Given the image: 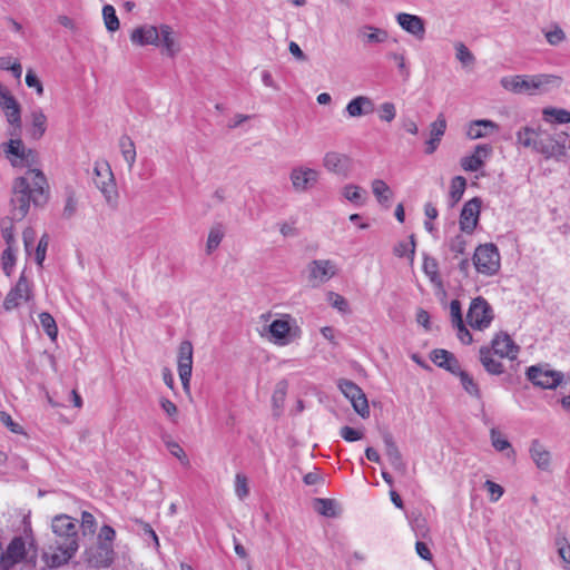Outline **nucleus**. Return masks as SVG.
<instances>
[{
    "instance_id": "f257e3e1",
    "label": "nucleus",
    "mask_w": 570,
    "mask_h": 570,
    "mask_svg": "<svg viewBox=\"0 0 570 570\" xmlns=\"http://www.w3.org/2000/svg\"><path fill=\"white\" fill-rule=\"evenodd\" d=\"M51 529L53 538L42 559L47 567L58 568L66 564L78 550L77 523L69 515L61 514L52 519Z\"/></svg>"
},
{
    "instance_id": "f03ea898",
    "label": "nucleus",
    "mask_w": 570,
    "mask_h": 570,
    "mask_svg": "<svg viewBox=\"0 0 570 570\" xmlns=\"http://www.w3.org/2000/svg\"><path fill=\"white\" fill-rule=\"evenodd\" d=\"M46 187L47 179L40 169H28L24 176L16 178L10 210L12 219L22 220L29 212L30 202L38 205Z\"/></svg>"
},
{
    "instance_id": "7ed1b4c3",
    "label": "nucleus",
    "mask_w": 570,
    "mask_h": 570,
    "mask_svg": "<svg viewBox=\"0 0 570 570\" xmlns=\"http://www.w3.org/2000/svg\"><path fill=\"white\" fill-rule=\"evenodd\" d=\"M562 79L556 75H517L501 78V86L517 95H541L561 86Z\"/></svg>"
},
{
    "instance_id": "20e7f679",
    "label": "nucleus",
    "mask_w": 570,
    "mask_h": 570,
    "mask_svg": "<svg viewBox=\"0 0 570 570\" xmlns=\"http://www.w3.org/2000/svg\"><path fill=\"white\" fill-rule=\"evenodd\" d=\"M8 141L0 145L3 157L10 163L12 167H28L38 165L39 156L35 149L28 148L24 142L16 136H11Z\"/></svg>"
},
{
    "instance_id": "39448f33",
    "label": "nucleus",
    "mask_w": 570,
    "mask_h": 570,
    "mask_svg": "<svg viewBox=\"0 0 570 570\" xmlns=\"http://www.w3.org/2000/svg\"><path fill=\"white\" fill-rule=\"evenodd\" d=\"M500 262L499 249L492 243L478 246L473 255V264L476 271L487 276L495 275L499 272Z\"/></svg>"
},
{
    "instance_id": "423d86ee",
    "label": "nucleus",
    "mask_w": 570,
    "mask_h": 570,
    "mask_svg": "<svg viewBox=\"0 0 570 570\" xmlns=\"http://www.w3.org/2000/svg\"><path fill=\"white\" fill-rule=\"evenodd\" d=\"M493 318V309L487 299L481 296L472 299L468 311L466 321L473 330L483 331L488 328Z\"/></svg>"
},
{
    "instance_id": "0eeeda50",
    "label": "nucleus",
    "mask_w": 570,
    "mask_h": 570,
    "mask_svg": "<svg viewBox=\"0 0 570 570\" xmlns=\"http://www.w3.org/2000/svg\"><path fill=\"white\" fill-rule=\"evenodd\" d=\"M94 183L104 195L106 202L114 206L117 202L118 193L108 164H96Z\"/></svg>"
},
{
    "instance_id": "6e6552de",
    "label": "nucleus",
    "mask_w": 570,
    "mask_h": 570,
    "mask_svg": "<svg viewBox=\"0 0 570 570\" xmlns=\"http://www.w3.org/2000/svg\"><path fill=\"white\" fill-rule=\"evenodd\" d=\"M0 107L3 109L7 121L13 127L10 132L16 136L21 128V110L18 101L11 95L10 90L0 82Z\"/></svg>"
},
{
    "instance_id": "1a4fd4ad",
    "label": "nucleus",
    "mask_w": 570,
    "mask_h": 570,
    "mask_svg": "<svg viewBox=\"0 0 570 570\" xmlns=\"http://www.w3.org/2000/svg\"><path fill=\"white\" fill-rule=\"evenodd\" d=\"M33 297L31 283L22 273L17 284L8 292L4 301L3 308L10 312L19 307L23 302H29Z\"/></svg>"
},
{
    "instance_id": "9d476101",
    "label": "nucleus",
    "mask_w": 570,
    "mask_h": 570,
    "mask_svg": "<svg viewBox=\"0 0 570 570\" xmlns=\"http://www.w3.org/2000/svg\"><path fill=\"white\" fill-rule=\"evenodd\" d=\"M114 547L96 544L85 550L83 562L94 569L109 568L115 560Z\"/></svg>"
},
{
    "instance_id": "9b49d317",
    "label": "nucleus",
    "mask_w": 570,
    "mask_h": 570,
    "mask_svg": "<svg viewBox=\"0 0 570 570\" xmlns=\"http://www.w3.org/2000/svg\"><path fill=\"white\" fill-rule=\"evenodd\" d=\"M308 282L317 287L337 274V266L331 259H314L307 265Z\"/></svg>"
},
{
    "instance_id": "f8f14e48",
    "label": "nucleus",
    "mask_w": 570,
    "mask_h": 570,
    "mask_svg": "<svg viewBox=\"0 0 570 570\" xmlns=\"http://www.w3.org/2000/svg\"><path fill=\"white\" fill-rule=\"evenodd\" d=\"M338 389L351 401L355 412L363 419L368 417L370 407L367 399L361 387L350 380H340Z\"/></svg>"
},
{
    "instance_id": "ddd939ff",
    "label": "nucleus",
    "mask_w": 570,
    "mask_h": 570,
    "mask_svg": "<svg viewBox=\"0 0 570 570\" xmlns=\"http://www.w3.org/2000/svg\"><path fill=\"white\" fill-rule=\"evenodd\" d=\"M320 171L306 166H296L289 173L293 189L305 193L312 189L318 181Z\"/></svg>"
},
{
    "instance_id": "4468645a",
    "label": "nucleus",
    "mask_w": 570,
    "mask_h": 570,
    "mask_svg": "<svg viewBox=\"0 0 570 570\" xmlns=\"http://www.w3.org/2000/svg\"><path fill=\"white\" fill-rule=\"evenodd\" d=\"M527 377L539 387L556 389L562 382L563 374L558 371L533 365L527 370Z\"/></svg>"
},
{
    "instance_id": "2eb2a0df",
    "label": "nucleus",
    "mask_w": 570,
    "mask_h": 570,
    "mask_svg": "<svg viewBox=\"0 0 570 570\" xmlns=\"http://www.w3.org/2000/svg\"><path fill=\"white\" fill-rule=\"evenodd\" d=\"M177 368L183 389L187 392L193 371V345L189 341L179 344Z\"/></svg>"
},
{
    "instance_id": "dca6fc26",
    "label": "nucleus",
    "mask_w": 570,
    "mask_h": 570,
    "mask_svg": "<svg viewBox=\"0 0 570 570\" xmlns=\"http://www.w3.org/2000/svg\"><path fill=\"white\" fill-rule=\"evenodd\" d=\"M491 352L501 358H509L511 361L518 357L520 347L514 343L511 336L504 332L494 335L491 341Z\"/></svg>"
},
{
    "instance_id": "f3484780",
    "label": "nucleus",
    "mask_w": 570,
    "mask_h": 570,
    "mask_svg": "<svg viewBox=\"0 0 570 570\" xmlns=\"http://www.w3.org/2000/svg\"><path fill=\"white\" fill-rule=\"evenodd\" d=\"M26 556V543L21 537L11 540L4 552L0 551V569L9 570Z\"/></svg>"
},
{
    "instance_id": "a211bd4d",
    "label": "nucleus",
    "mask_w": 570,
    "mask_h": 570,
    "mask_svg": "<svg viewBox=\"0 0 570 570\" xmlns=\"http://www.w3.org/2000/svg\"><path fill=\"white\" fill-rule=\"evenodd\" d=\"M480 208L481 200L476 197L464 204L460 215V228L462 232L473 233L479 222Z\"/></svg>"
},
{
    "instance_id": "6ab92c4d",
    "label": "nucleus",
    "mask_w": 570,
    "mask_h": 570,
    "mask_svg": "<svg viewBox=\"0 0 570 570\" xmlns=\"http://www.w3.org/2000/svg\"><path fill=\"white\" fill-rule=\"evenodd\" d=\"M492 147L490 145H476L471 155L461 158V167L465 171H478L484 165V160L491 156Z\"/></svg>"
},
{
    "instance_id": "aec40b11",
    "label": "nucleus",
    "mask_w": 570,
    "mask_h": 570,
    "mask_svg": "<svg viewBox=\"0 0 570 570\" xmlns=\"http://www.w3.org/2000/svg\"><path fill=\"white\" fill-rule=\"evenodd\" d=\"M500 126L490 119H476L466 125L465 135L470 140L489 137L498 132Z\"/></svg>"
},
{
    "instance_id": "412c9836",
    "label": "nucleus",
    "mask_w": 570,
    "mask_h": 570,
    "mask_svg": "<svg viewBox=\"0 0 570 570\" xmlns=\"http://www.w3.org/2000/svg\"><path fill=\"white\" fill-rule=\"evenodd\" d=\"M395 19L399 26L407 33L414 36L420 40L424 38L425 22L421 17L416 14L401 12L396 14Z\"/></svg>"
},
{
    "instance_id": "4be33fe9",
    "label": "nucleus",
    "mask_w": 570,
    "mask_h": 570,
    "mask_svg": "<svg viewBox=\"0 0 570 570\" xmlns=\"http://www.w3.org/2000/svg\"><path fill=\"white\" fill-rule=\"evenodd\" d=\"M357 39L363 46L381 45L387 41L389 32L373 24H363L356 31Z\"/></svg>"
},
{
    "instance_id": "5701e85b",
    "label": "nucleus",
    "mask_w": 570,
    "mask_h": 570,
    "mask_svg": "<svg viewBox=\"0 0 570 570\" xmlns=\"http://www.w3.org/2000/svg\"><path fill=\"white\" fill-rule=\"evenodd\" d=\"M160 27L157 28L155 26L145 24L140 26L132 30L130 35V40L132 43L137 46H147L154 45L159 46L160 37Z\"/></svg>"
},
{
    "instance_id": "b1692460",
    "label": "nucleus",
    "mask_w": 570,
    "mask_h": 570,
    "mask_svg": "<svg viewBox=\"0 0 570 570\" xmlns=\"http://www.w3.org/2000/svg\"><path fill=\"white\" fill-rule=\"evenodd\" d=\"M323 166L331 173L346 175L351 167V159L346 155L328 151L323 158Z\"/></svg>"
},
{
    "instance_id": "393cba45",
    "label": "nucleus",
    "mask_w": 570,
    "mask_h": 570,
    "mask_svg": "<svg viewBox=\"0 0 570 570\" xmlns=\"http://www.w3.org/2000/svg\"><path fill=\"white\" fill-rule=\"evenodd\" d=\"M383 442L385 445L386 456L389 459L390 464L394 470L404 474L406 472V463L403 460V456L390 433H385L383 435Z\"/></svg>"
},
{
    "instance_id": "a878e982",
    "label": "nucleus",
    "mask_w": 570,
    "mask_h": 570,
    "mask_svg": "<svg viewBox=\"0 0 570 570\" xmlns=\"http://www.w3.org/2000/svg\"><path fill=\"white\" fill-rule=\"evenodd\" d=\"M431 361L439 367L449 371L452 374H456L460 372V363L454 356L453 353L443 350L435 348L431 352L430 355Z\"/></svg>"
},
{
    "instance_id": "bb28decb",
    "label": "nucleus",
    "mask_w": 570,
    "mask_h": 570,
    "mask_svg": "<svg viewBox=\"0 0 570 570\" xmlns=\"http://www.w3.org/2000/svg\"><path fill=\"white\" fill-rule=\"evenodd\" d=\"M533 150L542 154L546 158H559L566 155V147L560 145V139H553L550 136L539 138Z\"/></svg>"
},
{
    "instance_id": "cd10ccee",
    "label": "nucleus",
    "mask_w": 570,
    "mask_h": 570,
    "mask_svg": "<svg viewBox=\"0 0 570 570\" xmlns=\"http://www.w3.org/2000/svg\"><path fill=\"white\" fill-rule=\"evenodd\" d=\"M29 118V135L32 139L39 140L47 130V116L40 107H35L31 109Z\"/></svg>"
},
{
    "instance_id": "c85d7f7f",
    "label": "nucleus",
    "mask_w": 570,
    "mask_h": 570,
    "mask_svg": "<svg viewBox=\"0 0 570 570\" xmlns=\"http://www.w3.org/2000/svg\"><path fill=\"white\" fill-rule=\"evenodd\" d=\"M445 129H446V120H445L443 114H440L438 116V118L435 119V121H433L430 126V136L431 137L426 141V148H425V153L428 155H431L436 150V148L441 141V138L445 132Z\"/></svg>"
},
{
    "instance_id": "c756f323",
    "label": "nucleus",
    "mask_w": 570,
    "mask_h": 570,
    "mask_svg": "<svg viewBox=\"0 0 570 570\" xmlns=\"http://www.w3.org/2000/svg\"><path fill=\"white\" fill-rule=\"evenodd\" d=\"M346 112L350 117H362L374 111V102L370 97L357 96L353 98L346 106Z\"/></svg>"
},
{
    "instance_id": "7c9ffc66",
    "label": "nucleus",
    "mask_w": 570,
    "mask_h": 570,
    "mask_svg": "<svg viewBox=\"0 0 570 570\" xmlns=\"http://www.w3.org/2000/svg\"><path fill=\"white\" fill-rule=\"evenodd\" d=\"M530 456L538 469L547 471L551 464V454L546 446L539 441L533 440L530 445Z\"/></svg>"
},
{
    "instance_id": "2f4dec72",
    "label": "nucleus",
    "mask_w": 570,
    "mask_h": 570,
    "mask_svg": "<svg viewBox=\"0 0 570 570\" xmlns=\"http://www.w3.org/2000/svg\"><path fill=\"white\" fill-rule=\"evenodd\" d=\"M291 331V325L288 320L278 318L272 322L268 326V332L271 334V341H273L277 345H285L288 343V334Z\"/></svg>"
},
{
    "instance_id": "473e14b6",
    "label": "nucleus",
    "mask_w": 570,
    "mask_h": 570,
    "mask_svg": "<svg viewBox=\"0 0 570 570\" xmlns=\"http://www.w3.org/2000/svg\"><path fill=\"white\" fill-rule=\"evenodd\" d=\"M480 362L483 365L484 370L491 375H500L504 372L503 364L494 358V355L491 352L489 346H482L479 351Z\"/></svg>"
},
{
    "instance_id": "72a5a7b5",
    "label": "nucleus",
    "mask_w": 570,
    "mask_h": 570,
    "mask_svg": "<svg viewBox=\"0 0 570 570\" xmlns=\"http://www.w3.org/2000/svg\"><path fill=\"white\" fill-rule=\"evenodd\" d=\"M159 37V45L163 46V52L169 57L176 56L177 52L179 51V46L174 37L171 27H169L168 24H161Z\"/></svg>"
},
{
    "instance_id": "f704fd0d",
    "label": "nucleus",
    "mask_w": 570,
    "mask_h": 570,
    "mask_svg": "<svg viewBox=\"0 0 570 570\" xmlns=\"http://www.w3.org/2000/svg\"><path fill=\"white\" fill-rule=\"evenodd\" d=\"M119 148L125 161L129 167V170H131L137 157L136 147L132 139L127 135L121 136L119 139Z\"/></svg>"
},
{
    "instance_id": "c9c22d12",
    "label": "nucleus",
    "mask_w": 570,
    "mask_h": 570,
    "mask_svg": "<svg viewBox=\"0 0 570 570\" xmlns=\"http://www.w3.org/2000/svg\"><path fill=\"white\" fill-rule=\"evenodd\" d=\"M517 142L525 148L534 149L538 138V132L531 127H522L517 131Z\"/></svg>"
},
{
    "instance_id": "e433bc0d",
    "label": "nucleus",
    "mask_w": 570,
    "mask_h": 570,
    "mask_svg": "<svg viewBox=\"0 0 570 570\" xmlns=\"http://www.w3.org/2000/svg\"><path fill=\"white\" fill-rule=\"evenodd\" d=\"M372 191L380 204L389 203L393 195L389 185L382 179H374L372 181Z\"/></svg>"
},
{
    "instance_id": "4c0bfd02",
    "label": "nucleus",
    "mask_w": 570,
    "mask_h": 570,
    "mask_svg": "<svg viewBox=\"0 0 570 570\" xmlns=\"http://www.w3.org/2000/svg\"><path fill=\"white\" fill-rule=\"evenodd\" d=\"M466 187V180L462 176H455L451 180L450 186V198H451V206H454L456 203H459L464 194Z\"/></svg>"
},
{
    "instance_id": "58836bf2",
    "label": "nucleus",
    "mask_w": 570,
    "mask_h": 570,
    "mask_svg": "<svg viewBox=\"0 0 570 570\" xmlns=\"http://www.w3.org/2000/svg\"><path fill=\"white\" fill-rule=\"evenodd\" d=\"M102 18L105 26L109 32H115L119 29V19L116 14L115 8L111 4L104 6Z\"/></svg>"
},
{
    "instance_id": "ea45409f",
    "label": "nucleus",
    "mask_w": 570,
    "mask_h": 570,
    "mask_svg": "<svg viewBox=\"0 0 570 570\" xmlns=\"http://www.w3.org/2000/svg\"><path fill=\"white\" fill-rule=\"evenodd\" d=\"M544 38L550 46H559L566 41V32L559 24H553L550 29L543 30Z\"/></svg>"
},
{
    "instance_id": "a19ab883",
    "label": "nucleus",
    "mask_w": 570,
    "mask_h": 570,
    "mask_svg": "<svg viewBox=\"0 0 570 570\" xmlns=\"http://www.w3.org/2000/svg\"><path fill=\"white\" fill-rule=\"evenodd\" d=\"M39 322L41 324V327L43 328L45 333L51 338L56 340L58 335V327L56 324L55 318L51 316V314L47 312H42L39 314Z\"/></svg>"
},
{
    "instance_id": "79ce46f5",
    "label": "nucleus",
    "mask_w": 570,
    "mask_h": 570,
    "mask_svg": "<svg viewBox=\"0 0 570 570\" xmlns=\"http://www.w3.org/2000/svg\"><path fill=\"white\" fill-rule=\"evenodd\" d=\"M543 116L546 120H550V118H552L558 124L570 122V111L562 108H544Z\"/></svg>"
},
{
    "instance_id": "37998d69",
    "label": "nucleus",
    "mask_w": 570,
    "mask_h": 570,
    "mask_svg": "<svg viewBox=\"0 0 570 570\" xmlns=\"http://www.w3.org/2000/svg\"><path fill=\"white\" fill-rule=\"evenodd\" d=\"M393 253L395 256L397 257H404V256H409V258L411 261H413L414 258V254H415V240H414V236L412 235L410 237V242H400L397 243L394 248H393Z\"/></svg>"
},
{
    "instance_id": "c03bdc74",
    "label": "nucleus",
    "mask_w": 570,
    "mask_h": 570,
    "mask_svg": "<svg viewBox=\"0 0 570 570\" xmlns=\"http://www.w3.org/2000/svg\"><path fill=\"white\" fill-rule=\"evenodd\" d=\"M16 249L14 247H7L1 255V265L4 274L10 276L16 265Z\"/></svg>"
},
{
    "instance_id": "a18cd8bd",
    "label": "nucleus",
    "mask_w": 570,
    "mask_h": 570,
    "mask_svg": "<svg viewBox=\"0 0 570 570\" xmlns=\"http://www.w3.org/2000/svg\"><path fill=\"white\" fill-rule=\"evenodd\" d=\"M13 220L12 216L3 218L0 223L1 227V234L3 239L7 243V247H13L16 239H14V230H13Z\"/></svg>"
},
{
    "instance_id": "49530a36",
    "label": "nucleus",
    "mask_w": 570,
    "mask_h": 570,
    "mask_svg": "<svg viewBox=\"0 0 570 570\" xmlns=\"http://www.w3.org/2000/svg\"><path fill=\"white\" fill-rule=\"evenodd\" d=\"M411 527L415 533L416 538H428L430 533V528L428 525V521L421 514H417L411 519Z\"/></svg>"
},
{
    "instance_id": "de8ad7c7",
    "label": "nucleus",
    "mask_w": 570,
    "mask_h": 570,
    "mask_svg": "<svg viewBox=\"0 0 570 570\" xmlns=\"http://www.w3.org/2000/svg\"><path fill=\"white\" fill-rule=\"evenodd\" d=\"M314 509L322 515L332 518L335 517V502L331 499H315Z\"/></svg>"
},
{
    "instance_id": "09e8293b",
    "label": "nucleus",
    "mask_w": 570,
    "mask_h": 570,
    "mask_svg": "<svg viewBox=\"0 0 570 570\" xmlns=\"http://www.w3.org/2000/svg\"><path fill=\"white\" fill-rule=\"evenodd\" d=\"M455 375H458L460 377V381H461V384H462L463 389L469 394H471L473 396H476V397H480L479 386L474 382L472 376H470L465 371H462L461 368H460V372L456 373Z\"/></svg>"
},
{
    "instance_id": "8fccbe9b",
    "label": "nucleus",
    "mask_w": 570,
    "mask_h": 570,
    "mask_svg": "<svg viewBox=\"0 0 570 570\" xmlns=\"http://www.w3.org/2000/svg\"><path fill=\"white\" fill-rule=\"evenodd\" d=\"M223 237H224V232L220 227H213L209 230L207 244H206V249H207L208 254H210L213 250H215L219 246Z\"/></svg>"
},
{
    "instance_id": "3c124183",
    "label": "nucleus",
    "mask_w": 570,
    "mask_h": 570,
    "mask_svg": "<svg viewBox=\"0 0 570 570\" xmlns=\"http://www.w3.org/2000/svg\"><path fill=\"white\" fill-rule=\"evenodd\" d=\"M116 539V531L110 525H102L99 530L97 537L98 544H106L108 547H114L112 543Z\"/></svg>"
},
{
    "instance_id": "603ef678",
    "label": "nucleus",
    "mask_w": 570,
    "mask_h": 570,
    "mask_svg": "<svg viewBox=\"0 0 570 570\" xmlns=\"http://www.w3.org/2000/svg\"><path fill=\"white\" fill-rule=\"evenodd\" d=\"M455 56H456V59L463 63V65H472L474 63L475 61V58L473 56V53L468 49V47L462 43V42H459L455 45Z\"/></svg>"
},
{
    "instance_id": "864d4df0",
    "label": "nucleus",
    "mask_w": 570,
    "mask_h": 570,
    "mask_svg": "<svg viewBox=\"0 0 570 570\" xmlns=\"http://www.w3.org/2000/svg\"><path fill=\"white\" fill-rule=\"evenodd\" d=\"M363 190L361 187L355 185H347L343 189L344 197L355 204H362L363 197H362Z\"/></svg>"
},
{
    "instance_id": "5fc2aeb1",
    "label": "nucleus",
    "mask_w": 570,
    "mask_h": 570,
    "mask_svg": "<svg viewBox=\"0 0 570 570\" xmlns=\"http://www.w3.org/2000/svg\"><path fill=\"white\" fill-rule=\"evenodd\" d=\"M490 434H491L492 446L497 451L502 452L504 450H511L510 442L507 439L502 438V435L499 431H497L495 429H492Z\"/></svg>"
},
{
    "instance_id": "6e6d98bb",
    "label": "nucleus",
    "mask_w": 570,
    "mask_h": 570,
    "mask_svg": "<svg viewBox=\"0 0 570 570\" xmlns=\"http://www.w3.org/2000/svg\"><path fill=\"white\" fill-rule=\"evenodd\" d=\"M556 546L558 547V554L562 561L570 563V543L563 535L556 538Z\"/></svg>"
},
{
    "instance_id": "4d7b16f0",
    "label": "nucleus",
    "mask_w": 570,
    "mask_h": 570,
    "mask_svg": "<svg viewBox=\"0 0 570 570\" xmlns=\"http://www.w3.org/2000/svg\"><path fill=\"white\" fill-rule=\"evenodd\" d=\"M235 493L240 500L245 499L249 493L247 478L242 473L236 474Z\"/></svg>"
},
{
    "instance_id": "13d9d810",
    "label": "nucleus",
    "mask_w": 570,
    "mask_h": 570,
    "mask_svg": "<svg viewBox=\"0 0 570 570\" xmlns=\"http://www.w3.org/2000/svg\"><path fill=\"white\" fill-rule=\"evenodd\" d=\"M328 302L330 304L342 313L350 312L348 303L342 295L337 293L330 292L328 293Z\"/></svg>"
},
{
    "instance_id": "bf43d9fd",
    "label": "nucleus",
    "mask_w": 570,
    "mask_h": 570,
    "mask_svg": "<svg viewBox=\"0 0 570 570\" xmlns=\"http://www.w3.org/2000/svg\"><path fill=\"white\" fill-rule=\"evenodd\" d=\"M387 58L393 60L397 65V68L401 72V75H403L405 78H407L410 76V69L406 65V59H405L404 53L389 52Z\"/></svg>"
},
{
    "instance_id": "052dcab7",
    "label": "nucleus",
    "mask_w": 570,
    "mask_h": 570,
    "mask_svg": "<svg viewBox=\"0 0 570 570\" xmlns=\"http://www.w3.org/2000/svg\"><path fill=\"white\" fill-rule=\"evenodd\" d=\"M424 273L430 277L432 282L436 281L439 277V266L435 258L425 257L423 262Z\"/></svg>"
},
{
    "instance_id": "680f3d73",
    "label": "nucleus",
    "mask_w": 570,
    "mask_h": 570,
    "mask_svg": "<svg viewBox=\"0 0 570 570\" xmlns=\"http://www.w3.org/2000/svg\"><path fill=\"white\" fill-rule=\"evenodd\" d=\"M396 116L395 106L392 102H384L381 105L379 110V117L381 120L391 122Z\"/></svg>"
},
{
    "instance_id": "e2e57ef3",
    "label": "nucleus",
    "mask_w": 570,
    "mask_h": 570,
    "mask_svg": "<svg viewBox=\"0 0 570 570\" xmlns=\"http://www.w3.org/2000/svg\"><path fill=\"white\" fill-rule=\"evenodd\" d=\"M49 244V237L47 234L42 235L37 247H36V262L38 265H42L46 258V252Z\"/></svg>"
},
{
    "instance_id": "0e129e2a",
    "label": "nucleus",
    "mask_w": 570,
    "mask_h": 570,
    "mask_svg": "<svg viewBox=\"0 0 570 570\" xmlns=\"http://www.w3.org/2000/svg\"><path fill=\"white\" fill-rule=\"evenodd\" d=\"M484 487L487 488L488 492L490 493V501L497 502L502 495H503V488L490 480H487L484 483Z\"/></svg>"
},
{
    "instance_id": "69168bd1",
    "label": "nucleus",
    "mask_w": 570,
    "mask_h": 570,
    "mask_svg": "<svg viewBox=\"0 0 570 570\" xmlns=\"http://www.w3.org/2000/svg\"><path fill=\"white\" fill-rule=\"evenodd\" d=\"M159 403L163 411L171 419L173 422H176L178 415V409L176 404L166 397H161Z\"/></svg>"
},
{
    "instance_id": "338daca9",
    "label": "nucleus",
    "mask_w": 570,
    "mask_h": 570,
    "mask_svg": "<svg viewBox=\"0 0 570 570\" xmlns=\"http://www.w3.org/2000/svg\"><path fill=\"white\" fill-rule=\"evenodd\" d=\"M449 247L455 255L463 254L465 252L466 240L462 235H456L450 240Z\"/></svg>"
},
{
    "instance_id": "774afa93",
    "label": "nucleus",
    "mask_w": 570,
    "mask_h": 570,
    "mask_svg": "<svg viewBox=\"0 0 570 570\" xmlns=\"http://www.w3.org/2000/svg\"><path fill=\"white\" fill-rule=\"evenodd\" d=\"M26 83L29 88H35L39 96L43 94V86L37 75L29 69L26 75Z\"/></svg>"
}]
</instances>
